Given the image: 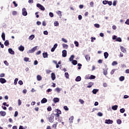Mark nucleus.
<instances>
[{"label":"nucleus","mask_w":129,"mask_h":129,"mask_svg":"<svg viewBox=\"0 0 129 129\" xmlns=\"http://www.w3.org/2000/svg\"><path fill=\"white\" fill-rule=\"evenodd\" d=\"M54 116H55L54 113H52L49 117H48V121L49 122H54Z\"/></svg>","instance_id":"nucleus-1"},{"label":"nucleus","mask_w":129,"mask_h":129,"mask_svg":"<svg viewBox=\"0 0 129 129\" xmlns=\"http://www.w3.org/2000/svg\"><path fill=\"white\" fill-rule=\"evenodd\" d=\"M36 7L37 8H38L39 10H41V11H45V7H44V6L40 4L37 3L36 4Z\"/></svg>","instance_id":"nucleus-2"},{"label":"nucleus","mask_w":129,"mask_h":129,"mask_svg":"<svg viewBox=\"0 0 129 129\" xmlns=\"http://www.w3.org/2000/svg\"><path fill=\"white\" fill-rule=\"evenodd\" d=\"M37 48H38V46H35L33 48H32L31 49H30L28 50V51L27 52L28 54H31L32 53H34V52H35V51H36V50H37Z\"/></svg>","instance_id":"nucleus-3"},{"label":"nucleus","mask_w":129,"mask_h":129,"mask_svg":"<svg viewBox=\"0 0 129 129\" xmlns=\"http://www.w3.org/2000/svg\"><path fill=\"white\" fill-rule=\"evenodd\" d=\"M22 16H24V17H27V16H28V12H27V10L25 8L22 9Z\"/></svg>","instance_id":"nucleus-4"},{"label":"nucleus","mask_w":129,"mask_h":129,"mask_svg":"<svg viewBox=\"0 0 129 129\" xmlns=\"http://www.w3.org/2000/svg\"><path fill=\"white\" fill-rule=\"evenodd\" d=\"M62 56L63 57H67V50L64 49L62 51Z\"/></svg>","instance_id":"nucleus-5"},{"label":"nucleus","mask_w":129,"mask_h":129,"mask_svg":"<svg viewBox=\"0 0 129 129\" xmlns=\"http://www.w3.org/2000/svg\"><path fill=\"white\" fill-rule=\"evenodd\" d=\"M113 122V121L110 119H106L105 121V123H107V124H111Z\"/></svg>","instance_id":"nucleus-6"},{"label":"nucleus","mask_w":129,"mask_h":129,"mask_svg":"<svg viewBox=\"0 0 129 129\" xmlns=\"http://www.w3.org/2000/svg\"><path fill=\"white\" fill-rule=\"evenodd\" d=\"M8 52L11 55H15V51L13 50V48H9Z\"/></svg>","instance_id":"nucleus-7"},{"label":"nucleus","mask_w":129,"mask_h":129,"mask_svg":"<svg viewBox=\"0 0 129 129\" xmlns=\"http://www.w3.org/2000/svg\"><path fill=\"white\" fill-rule=\"evenodd\" d=\"M7 80L5 78H0V83H2V84H4V83H6Z\"/></svg>","instance_id":"nucleus-8"},{"label":"nucleus","mask_w":129,"mask_h":129,"mask_svg":"<svg viewBox=\"0 0 129 129\" xmlns=\"http://www.w3.org/2000/svg\"><path fill=\"white\" fill-rule=\"evenodd\" d=\"M18 50H19V51H20L21 52H24V51L25 50V47L23 45H20L19 47Z\"/></svg>","instance_id":"nucleus-9"},{"label":"nucleus","mask_w":129,"mask_h":129,"mask_svg":"<svg viewBox=\"0 0 129 129\" xmlns=\"http://www.w3.org/2000/svg\"><path fill=\"white\" fill-rule=\"evenodd\" d=\"M51 78L52 80L54 81L56 79V75H55L54 73H52L51 74Z\"/></svg>","instance_id":"nucleus-10"},{"label":"nucleus","mask_w":129,"mask_h":129,"mask_svg":"<svg viewBox=\"0 0 129 129\" xmlns=\"http://www.w3.org/2000/svg\"><path fill=\"white\" fill-rule=\"evenodd\" d=\"M1 37L2 38V40L4 41H6V34L5 32H3L1 35Z\"/></svg>","instance_id":"nucleus-11"},{"label":"nucleus","mask_w":129,"mask_h":129,"mask_svg":"<svg viewBox=\"0 0 129 129\" xmlns=\"http://www.w3.org/2000/svg\"><path fill=\"white\" fill-rule=\"evenodd\" d=\"M42 56H43V58H48V52H44L42 53Z\"/></svg>","instance_id":"nucleus-12"},{"label":"nucleus","mask_w":129,"mask_h":129,"mask_svg":"<svg viewBox=\"0 0 129 129\" xmlns=\"http://www.w3.org/2000/svg\"><path fill=\"white\" fill-rule=\"evenodd\" d=\"M108 56H109L108 52H105L104 53V57L105 59H107V58H108Z\"/></svg>","instance_id":"nucleus-13"},{"label":"nucleus","mask_w":129,"mask_h":129,"mask_svg":"<svg viewBox=\"0 0 129 129\" xmlns=\"http://www.w3.org/2000/svg\"><path fill=\"white\" fill-rule=\"evenodd\" d=\"M74 58H75V56L74 55H72L69 58V61L72 62V61L74 60Z\"/></svg>","instance_id":"nucleus-14"},{"label":"nucleus","mask_w":129,"mask_h":129,"mask_svg":"<svg viewBox=\"0 0 129 129\" xmlns=\"http://www.w3.org/2000/svg\"><path fill=\"white\" fill-rule=\"evenodd\" d=\"M81 80V77L80 76H78L75 79V81H76V82H79Z\"/></svg>","instance_id":"nucleus-15"},{"label":"nucleus","mask_w":129,"mask_h":129,"mask_svg":"<svg viewBox=\"0 0 129 129\" xmlns=\"http://www.w3.org/2000/svg\"><path fill=\"white\" fill-rule=\"evenodd\" d=\"M85 59L87 62H89L90 61V56L89 55H86L85 56Z\"/></svg>","instance_id":"nucleus-16"},{"label":"nucleus","mask_w":129,"mask_h":129,"mask_svg":"<svg viewBox=\"0 0 129 129\" xmlns=\"http://www.w3.org/2000/svg\"><path fill=\"white\" fill-rule=\"evenodd\" d=\"M60 99L58 98H54L53 99V101L54 102V103H56V102H59Z\"/></svg>","instance_id":"nucleus-17"},{"label":"nucleus","mask_w":129,"mask_h":129,"mask_svg":"<svg viewBox=\"0 0 129 129\" xmlns=\"http://www.w3.org/2000/svg\"><path fill=\"white\" fill-rule=\"evenodd\" d=\"M4 45L5 46H6V47H8V46L10 45V42L9 41V40H6L4 42Z\"/></svg>","instance_id":"nucleus-18"},{"label":"nucleus","mask_w":129,"mask_h":129,"mask_svg":"<svg viewBox=\"0 0 129 129\" xmlns=\"http://www.w3.org/2000/svg\"><path fill=\"white\" fill-rule=\"evenodd\" d=\"M99 91V90L97 89H94L92 91V93H93V94H96V93H97V92H98Z\"/></svg>","instance_id":"nucleus-19"},{"label":"nucleus","mask_w":129,"mask_h":129,"mask_svg":"<svg viewBox=\"0 0 129 129\" xmlns=\"http://www.w3.org/2000/svg\"><path fill=\"white\" fill-rule=\"evenodd\" d=\"M120 50L123 52V53H126V50H125V48L123 47V46L120 47Z\"/></svg>","instance_id":"nucleus-20"},{"label":"nucleus","mask_w":129,"mask_h":129,"mask_svg":"<svg viewBox=\"0 0 129 129\" xmlns=\"http://www.w3.org/2000/svg\"><path fill=\"white\" fill-rule=\"evenodd\" d=\"M48 101V100L47 99L44 98L43 99L41 100V103H46Z\"/></svg>","instance_id":"nucleus-21"},{"label":"nucleus","mask_w":129,"mask_h":129,"mask_svg":"<svg viewBox=\"0 0 129 129\" xmlns=\"http://www.w3.org/2000/svg\"><path fill=\"white\" fill-rule=\"evenodd\" d=\"M37 79L38 81H41V80H42V77L41 76V75H37Z\"/></svg>","instance_id":"nucleus-22"},{"label":"nucleus","mask_w":129,"mask_h":129,"mask_svg":"<svg viewBox=\"0 0 129 129\" xmlns=\"http://www.w3.org/2000/svg\"><path fill=\"white\" fill-rule=\"evenodd\" d=\"M73 119H74V116H72L70 118H69V120H70V122L71 123H73Z\"/></svg>","instance_id":"nucleus-23"},{"label":"nucleus","mask_w":129,"mask_h":129,"mask_svg":"<svg viewBox=\"0 0 129 129\" xmlns=\"http://www.w3.org/2000/svg\"><path fill=\"white\" fill-rule=\"evenodd\" d=\"M0 114L2 116H5L7 114V113L5 111H0Z\"/></svg>","instance_id":"nucleus-24"},{"label":"nucleus","mask_w":129,"mask_h":129,"mask_svg":"<svg viewBox=\"0 0 129 129\" xmlns=\"http://www.w3.org/2000/svg\"><path fill=\"white\" fill-rule=\"evenodd\" d=\"M95 78H96V77H95V76L91 75L90 77L89 78H88V79H95Z\"/></svg>","instance_id":"nucleus-25"},{"label":"nucleus","mask_w":129,"mask_h":129,"mask_svg":"<svg viewBox=\"0 0 129 129\" xmlns=\"http://www.w3.org/2000/svg\"><path fill=\"white\" fill-rule=\"evenodd\" d=\"M78 61L77 60H74L72 61V64L73 65H77Z\"/></svg>","instance_id":"nucleus-26"},{"label":"nucleus","mask_w":129,"mask_h":129,"mask_svg":"<svg viewBox=\"0 0 129 129\" xmlns=\"http://www.w3.org/2000/svg\"><path fill=\"white\" fill-rule=\"evenodd\" d=\"M64 76L67 79H69V74L67 72L64 73Z\"/></svg>","instance_id":"nucleus-27"},{"label":"nucleus","mask_w":129,"mask_h":129,"mask_svg":"<svg viewBox=\"0 0 129 129\" xmlns=\"http://www.w3.org/2000/svg\"><path fill=\"white\" fill-rule=\"evenodd\" d=\"M117 107H118L117 105H114L112 107V109H113V110H116L117 109Z\"/></svg>","instance_id":"nucleus-28"},{"label":"nucleus","mask_w":129,"mask_h":129,"mask_svg":"<svg viewBox=\"0 0 129 129\" xmlns=\"http://www.w3.org/2000/svg\"><path fill=\"white\" fill-rule=\"evenodd\" d=\"M35 38V35H31L29 37V40H33Z\"/></svg>","instance_id":"nucleus-29"},{"label":"nucleus","mask_w":129,"mask_h":129,"mask_svg":"<svg viewBox=\"0 0 129 129\" xmlns=\"http://www.w3.org/2000/svg\"><path fill=\"white\" fill-rule=\"evenodd\" d=\"M62 47L63 49H68V45L66 44H62Z\"/></svg>","instance_id":"nucleus-30"},{"label":"nucleus","mask_w":129,"mask_h":129,"mask_svg":"<svg viewBox=\"0 0 129 129\" xmlns=\"http://www.w3.org/2000/svg\"><path fill=\"white\" fill-rule=\"evenodd\" d=\"M74 44H75L76 47H79V42H78V41H75Z\"/></svg>","instance_id":"nucleus-31"},{"label":"nucleus","mask_w":129,"mask_h":129,"mask_svg":"<svg viewBox=\"0 0 129 129\" xmlns=\"http://www.w3.org/2000/svg\"><path fill=\"white\" fill-rule=\"evenodd\" d=\"M19 81V79L18 78H16L15 80H14V85H17V84H18V81Z\"/></svg>","instance_id":"nucleus-32"},{"label":"nucleus","mask_w":129,"mask_h":129,"mask_svg":"<svg viewBox=\"0 0 129 129\" xmlns=\"http://www.w3.org/2000/svg\"><path fill=\"white\" fill-rule=\"evenodd\" d=\"M54 27H58L59 26V22L58 21H55L54 22Z\"/></svg>","instance_id":"nucleus-33"},{"label":"nucleus","mask_w":129,"mask_h":129,"mask_svg":"<svg viewBox=\"0 0 129 129\" xmlns=\"http://www.w3.org/2000/svg\"><path fill=\"white\" fill-rule=\"evenodd\" d=\"M94 26L95 28H100V25H99V24L96 23L94 25Z\"/></svg>","instance_id":"nucleus-34"},{"label":"nucleus","mask_w":129,"mask_h":129,"mask_svg":"<svg viewBox=\"0 0 129 129\" xmlns=\"http://www.w3.org/2000/svg\"><path fill=\"white\" fill-rule=\"evenodd\" d=\"M95 40H96V38L93 37H91V42H92V43H93Z\"/></svg>","instance_id":"nucleus-35"},{"label":"nucleus","mask_w":129,"mask_h":129,"mask_svg":"<svg viewBox=\"0 0 129 129\" xmlns=\"http://www.w3.org/2000/svg\"><path fill=\"white\" fill-rule=\"evenodd\" d=\"M119 80L120 81H123V80H124V76L120 77L119 78Z\"/></svg>","instance_id":"nucleus-36"},{"label":"nucleus","mask_w":129,"mask_h":129,"mask_svg":"<svg viewBox=\"0 0 129 129\" xmlns=\"http://www.w3.org/2000/svg\"><path fill=\"white\" fill-rule=\"evenodd\" d=\"M54 115L55 116V119H56L57 118H59L60 117V114H58L56 113V114H54Z\"/></svg>","instance_id":"nucleus-37"},{"label":"nucleus","mask_w":129,"mask_h":129,"mask_svg":"<svg viewBox=\"0 0 129 129\" xmlns=\"http://www.w3.org/2000/svg\"><path fill=\"white\" fill-rule=\"evenodd\" d=\"M115 65H117V61H114L112 63V66H115Z\"/></svg>","instance_id":"nucleus-38"},{"label":"nucleus","mask_w":129,"mask_h":129,"mask_svg":"<svg viewBox=\"0 0 129 129\" xmlns=\"http://www.w3.org/2000/svg\"><path fill=\"white\" fill-rule=\"evenodd\" d=\"M122 40H121V38L120 37H117V39H116V42H121Z\"/></svg>","instance_id":"nucleus-39"},{"label":"nucleus","mask_w":129,"mask_h":129,"mask_svg":"<svg viewBox=\"0 0 129 129\" xmlns=\"http://www.w3.org/2000/svg\"><path fill=\"white\" fill-rule=\"evenodd\" d=\"M57 114H62V112H61V110H60L59 109H56Z\"/></svg>","instance_id":"nucleus-40"},{"label":"nucleus","mask_w":129,"mask_h":129,"mask_svg":"<svg viewBox=\"0 0 129 129\" xmlns=\"http://www.w3.org/2000/svg\"><path fill=\"white\" fill-rule=\"evenodd\" d=\"M103 74L104 75H107V70L105 69H103Z\"/></svg>","instance_id":"nucleus-41"},{"label":"nucleus","mask_w":129,"mask_h":129,"mask_svg":"<svg viewBox=\"0 0 129 129\" xmlns=\"http://www.w3.org/2000/svg\"><path fill=\"white\" fill-rule=\"evenodd\" d=\"M18 84H19V85H23L24 84V83L23 82V81L20 80L18 82Z\"/></svg>","instance_id":"nucleus-42"},{"label":"nucleus","mask_w":129,"mask_h":129,"mask_svg":"<svg viewBox=\"0 0 129 129\" xmlns=\"http://www.w3.org/2000/svg\"><path fill=\"white\" fill-rule=\"evenodd\" d=\"M55 91H57V92H58V93H60V91H61V89H60L59 88H56L55 89Z\"/></svg>","instance_id":"nucleus-43"},{"label":"nucleus","mask_w":129,"mask_h":129,"mask_svg":"<svg viewBox=\"0 0 129 129\" xmlns=\"http://www.w3.org/2000/svg\"><path fill=\"white\" fill-rule=\"evenodd\" d=\"M49 16L50 17V18H53V17H54V14H53L52 12H50L49 13Z\"/></svg>","instance_id":"nucleus-44"},{"label":"nucleus","mask_w":129,"mask_h":129,"mask_svg":"<svg viewBox=\"0 0 129 129\" xmlns=\"http://www.w3.org/2000/svg\"><path fill=\"white\" fill-rule=\"evenodd\" d=\"M108 3V1L106 0L103 1L102 2L103 5H107Z\"/></svg>","instance_id":"nucleus-45"},{"label":"nucleus","mask_w":129,"mask_h":129,"mask_svg":"<svg viewBox=\"0 0 129 129\" xmlns=\"http://www.w3.org/2000/svg\"><path fill=\"white\" fill-rule=\"evenodd\" d=\"M124 111H125V109H124V108H121L120 109V112H121V113H123Z\"/></svg>","instance_id":"nucleus-46"},{"label":"nucleus","mask_w":129,"mask_h":129,"mask_svg":"<svg viewBox=\"0 0 129 129\" xmlns=\"http://www.w3.org/2000/svg\"><path fill=\"white\" fill-rule=\"evenodd\" d=\"M90 6L91 7V8H93L94 6V3H93V2H91L90 3Z\"/></svg>","instance_id":"nucleus-47"},{"label":"nucleus","mask_w":129,"mask_h":129,"mask_svg":"<svg viewBox=\"0 0 129 129\" xmlns=\"http://www.w3.org/2000/svg\"><path fill=\"white\" fill-rule=\"evenodd\" d=\"M24 60L25 61V62H28L30 58L29 57H24Z\"/></svg>","instance_id":"nucleus-48"},{"label":"nucleus","mask_w":129,"mask_h":129,"mask_svg":"<svg viewBox=\"0 0 129 129\" xmlns=\"http://www.w3.org/2000/svg\"><path fill=\"white\" fill-rule=\"evenodd\" d=\"M47 111H51L52 110V107L51 106H49L47 108Z\"/></svg>","instance_id":"nucleus-49"},{"label":"nucleus","mask_w":129,"mask_h":129,"mask_svg":"<svg viewBox=\"0 0 129 129\" xmlns=\"http://www.w3.org/2000/svg\"><path fill=\"white\" fill-rule=\"evenodd\" d=\"M117 123L118 124H120L121 123V120L118 119L117 120Z\"/></svg>","instance_id":"nucleus-50"},{"label":"nucleus","mask_w":129,"mask_h":129,"mask_svg":"<svg viewBox=\"0 0 129 129\" xmlns=\"http://www.w3.org/2000/svg\"><path fill=\"white\" fill-rule=\"evenodd\" d=\"M13 4L16 8H17V7H18V4H17V3H16V1H13Z\"/></svg>","instance_id":"nucleus-51"},{"label":"nucleus","mask_w":129,"mask_h":129,"mask_svg":"<svg viewBox=\"0 0 129 129\" xmlns=\"http://www.w3.org/2000/svg\"><path fill=\"white\" fill-rule=\"evenodd\" d=\"M78 20H79V21H81V20H82V15H79L78 16Z\"/></svg>","instance_id":"nucleus-52"},{"label":"nucleus","mask_w":129,"mask_h":129,"mask_svg":"<svg viewBox=\"0 0 129 129\" xmlns=\"http://www.w3.org/2000/svg\"><path fill=\"white\" fill-rule=\"evenodd\" d=\"M62 42H64V43H67L68 41H67V40H66V39L62 38L61 39Z\"/></svg>","instance_id":"nucleus-53"},{"label":"nucleus","mask_w":129,"mask_h":129,"mask_svg":"<svg viewBox=\"0 0 129 129\" xmlns=\"http://www.w3.org/2000/svg\"><path fill=\"white\" fill-rule=\"evenodd\" d=\"M97 115H98V116H102L103 115V114H102V113L99 112L97 113Z\"/></svg>","instance_id":"nucleus-54"},{"label":"nucleus","mask_w":129,"mask_h":129,"mask_svg":"<svg viewBox=\"0 0 129 129\" xmlns=\"http://www.w3.org/2000/svg\"><path fill=\"white\" fill-rule=\"evenodd\" d=\"M63 109H64V110L66 111L69 110V108H68V107H67V106H64L63 107Z\"/></svg>","instance_id":"nucleus-55"},{"label":"nucleus","mask_w":129,"mask_h":129,"mask_svg":"<svg viewBox=\"0 0 129 129\" xmlns=\"http://www.w3.org/2000/svg\"><path fill=\"white\" fill-rule=\"evenodd\" d=\"M107 5H108L109 6H112V2L108 1Z\"/></svg>","instance_id":"nucleus-56"},{"label":"nucleus","mask_w":129,"mask_h":129,"mask_svg":"<svg viewBox=\"0 0 129 129\" xmlns=\"http://www.w3.org/2000/svg\"><path fill=\"white\" fill-rule=\"evenodd\" d=\"M125 24L126 25H129V19H127L126 21L125 22Z\"/></svg>","instance_id":"nucleus-57"},{"label":"nucleus","mask_w":129,"mask_h":129,"mask_svg":"<svg viewBox=\"0 0 129 129\" xmlns=\"http://www.w3.org/2000/svg\"><path fill=\"white\" fill-rule=\"evenodd\" d=\"M18 114H19V113L18 112V111H15V114H14V116L15 117H17V116H18Z\"/></svg>","instance_id":"nucleus-58"},{"label":"nucleus","mask_w":129,"mask_h":129,"mask_svg":"<svg viewBox=\"0 0 129 129\" xmlns=\"http://www.w3.org/2000/svg\"><path fill=\"white\" fill-rule=\"evenodd\" d=\"M116 39H117V36H116V35L113 36L112 40H116Z\"/></svg>","instance_id":"nucleus-59"},{"label":"nucleus","mask_w":129,"mask_h":129,"mask_svg":"<svg viewBox=\"0 0 129 129\" xmlns=\"http://www.w3.org/2000/svg\"><path fill=\"white\" fill-rule=\"evenodd\" d=\"M4 64H5V65H6V66H9V62H8V61H7V60L4 61Z\"/></svg>","instance_id":"nucleus-60"},{"label":"nucleus","mask_w":129,"mask_h":129,"mask_svg":"<svg viewBox=\"0 0 129 129\" xmlns=\"http://www.w3.org/2000/svg\"><path fill=\"white\" fill-rule=\"evenodd\" d=\"M43 34H44V35H48V32L47 30H45V31H43Z\"/></svg>","instance_id":"nucleus-61"},{"label":"nucleus","mask_w":129,"mask_h":129,"mask_svg":"<svg viewBox=\"0 0 129 129\" xmlns=\"http://www.w3.org/2000/svg\"><path fill=\"white\" fill-rule=\"evenodd\" d=\"M79 102L80 103H81V104H83V103H84V101H83L82 99H79Z\"/></svg>","instance_id":"nucleus-62"},{"label":"nucleus","mask_w":129,"mask_h":129,"mask_svg":"<svg viewBox=\"0 0 129 129\" xmlns=\"http://www.w3.org/2000/svg\"><path fill=\"white\" fill-rule=\"evenodd\" d=\"M116 1H114L113 2V6L114 7H115V6H116Z\"/></svg>","instance_id":"nucleus-63"},{"label":"nucleus","mask_w":129,"mask_h":129,"mask_svg":"<svg viewBox=\"0 0 129 129\" xmlns=\"http://www.w3.org/2000/svg\"><path fill=\"white\" fill-rule=\"evenodd\" d=\"M34 65H35V66L38 65V60H34Z\"/></svg>","instance_id":"nucleus-64"}]
</instances>
